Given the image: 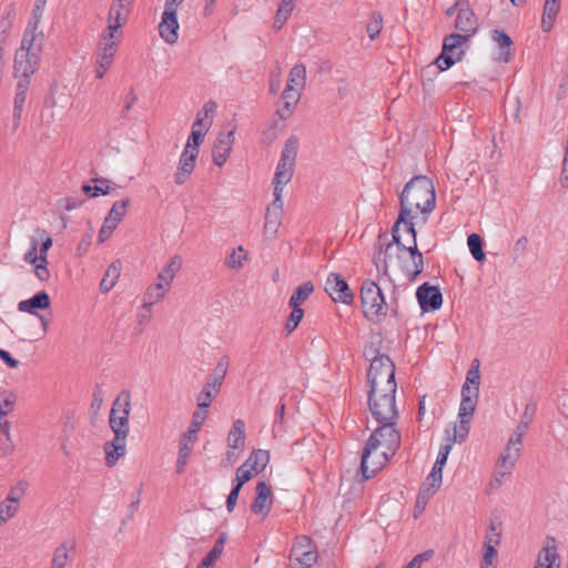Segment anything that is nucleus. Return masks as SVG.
I'll use <instances>...</instances> for the list:
<instances>
[{
	"label": "nucleus",
	"mask_w": 568,
	"mask_h": 568,
	"mask_svg": "<svg viewBox=\"0 0 568 568\" xmlns=\"http://www.w3.org/2000/svg\"><path fill=\"white\" fill-rule=\"evenodd\" d=\"M397 422L378 423L371 434L361 458L363 480L374 477L378 469L389 460L400 447V434Z\"/></svg>",
	"instance_id": "f257e3e1"
},
{
	"label": "nucleus",
	"mask_w": 568,
	"mask_h": 568,
	"mask_svg": "<svg viewBox=\"0 0 568 568\" xmlns=\"http://www.w3.org/2000/svg\"><path fill=\"white\" fill-rule=\"evenodd\" d=\"M133 0H114L109 10L106 27L101 32L95 63L109 70L123 36V26L128 22Z\"/></svg>",
	"instance_id": "f03ea898"
},
{
	"label": "nucleus",
	"mask_w": 568,
	"mask_h": 568,
	"mask_svg": "<svg viewBox=\"0 0 568 568\" xmlns=\"http://www.w3.org/2000/svg\"><path fill=\"white\" fill-rule=\"evenodd\" d=\"M399 203L402 220L409 213L419 212L423 223H426L436 206V192L432 179L423 174L412 178L399 194Z\"/></svg>",
	"instance_id": "7ed1b4c3"
},
{
	"label": "nucleus",
	"mask_w": 568,
	"mask_h": 568,
	"mask_svg": "<svg viewBox=\"0 0 568 568\" xmlns=\"http://www.w3.org/2000/svg\"><path fill=\"white\" fill-rule=\"evenodd\" d=\"M129 405L130 396L128 393L122 392L114 400L110 412L109 424L114 433V438L104 444L105 463L109 467L114 466L126 450L125 439L129 433Z\"/></svg>",
	"instance_id": "20e7f679"
},
{
	"label": "nucleus",
	"mask_w": 568,
	"mask_h": 568,
	"mask_svg": "<svg viewBox=\"0 0 568 568\" xmlns=\"http://www.w3.org/2000/svg\"><path fill=\"white\" fill-rule=\"evenodd\" d=\"M43 41L44 33L39 27H27L20 48L14 55V71L17 75L30 78L36 72L43 49Z\"/></svg>",
	"instance_id": "39448f33"
},
{
	"label": "nucleus",
	"mask_w": 568,
	"mask_h": 568,
	"mask_svg": "<svg viewBox=\"0 0 568 568\" xmlns=\"http://www.w3.org/2000/svg\"><path fill=\"white\" fill-rule=\"evenodd\" d=\"M530 424L519 422L513 434L510 435L506 447L497 459L495 480L500 484L505 476L511 474L515 465L520 456L523 447V438L529 429Z\"/></svg>",
	"instance_id": "423d86ee"
},
{
	"label": "nucleus",
	"mask_w": 568,
	"mask_h": 568,
	"mask_svg": "<svg viewBox=\"0 0 568 568\" xmlns=\"http://www.w3.org/2000/svg\"><path fill=\"white\" fill-rule=\"evenodd\" d=\"M396 389L389 385L376 392H367V405L373 418L377 423L397 422L399 413L396 407Z\"/></svg>",
	"instance_id": "0eeeda50"
},
{
	"label": "nucleus",
	"mask_w": 568,
	"mask_h": 568,
	"mask_svg": "<svg viewBox=\"0 0 568 568\" xmlns=\"http://www.w3.org/2000/svg\"><path fill=\"white\" fill-rule=\"evenodd\" d=\"M205 134L206 129H194L191 131L174 173V182L178 185L184 184L192 174L199 156L200 145L204 141Z\"/></svg>",
	"instance_id": "6e6552de"
},
{
	"label": "nucleus",
	"mask_w": 568,
	"mask_h": 568,
	"mask_svg": "<svg viewBox=\"0 0 568 568\" xmlns=\"http://www.w3.org/2000/svg\"><path fill=\"white\" fill-rule=\"evenodd\" d=\"M361 300L364 316L373 323H379L387 314V304L381 287L372 280L363 282Z\"/></svg>",
	"instance_id": "1a4fd4ad"
},
{
	"label": "nucleus",
	"mask_w": 568,
	"mask_h": 568,
	"mask_svg": "<svg viewBox=\"0 0 568 568\" xmlns=\"http://www.w3.org/2000/svg\"><path fill=\"white\" fill-rule=\"evenodd\" d=\"M182 265V260L180 256H173L170 262L162 268V271L158 275L159 282L155 284H151L146 288V296L149 297V302L144 301V321L150 316L151 306L164 297L166 294L175 273L180 270Z\"/></svg>",
	"instance_id": "9d476101"
},
{
	"label": "nucleus",
	"mask_w": 568,
	"mask_h": 568,
	"mask_svg": "<svg viewBox=\"0 0 568 568\" xmlns=\"http://www.w3.org/2000/svg\"><path fill=\"white\" fill-rule=\"evenodd\" d=\"M467 41L468 39L460 33H450L444 38L442 52L435 60L439 71L448 70L463 59L465 54L463 45Z\"/></svg>",
	"instance_id": "9b49d317"
},
{
	"label": "nucleus",
	"mask_w": 568,
	"mask_h": 568,
	"mask_svg": "<svg viewBox=\"0 0 568 568\" xmlns=\"http://www.w3.org/2000/svg\"><path fill=\"white\" fill-rule=\"evenodd\" d=\"M387 385L393 387H397L395 379V364L390 358L382 359V362H376L375 364L369 365V369L367 372V386L368 392H376L377 389H383L387 387Z\"/></svg>",
	"instance_id": "f8f14e48"
},
{
	"label": "nucleus",
	"mask_w": 568,
	"mask_h": 568,
	"mask_svg": "<svg viewBox=\"0 0 568 568\" xmlns=\"http://www.w3.org/2000/svg\"><path fill=\"white\" fill-rule=\"evenodd\" d=\"M298 150V139L295 135L290 136L282 150L281 159L277 163L274 180L278 183H288L294 174V168Z\"/></svg>",
	"instance_id": "ddd939ff"
},
{
	"label": "nucleus",
	"mask_w": 568,
	"mask_h": 568,
	"mask_svg": "<svg viewBox=\"0 0 568 568\" xmlns=\"http://www.w3.org/2000/svg\"><path fill=\"white\" fill-rule=\"evenodd\" d=\"M318 558L316 546L307 536L297 538L290 557L292 568H311Z\"/></svg>",
	"instance_id": "4468645a"
},
{
	"label": "nucleus",
	"mask_w": 568,
	"mask_h": 568,
	"mask_svg": "<svg viewBox=\"0 0 568 568\" xmlns=\"http://www.w3.org/2000/svg\"><path fill=\"white\" fill-rule=\"evenodd\" d=\"M325 292L334 302H341L349 305L354 301V294L349 288L348 283L338 273L328 274L325 282Z\"/></svg>",
	"instance_id": "2eb2a0df"
},
{
	"label": "nucleus",
	"mask_w": 568,
	"mask_h": 568,
	"mask_svg": "<svg viewBox=\"0 0 568 568\" xmlns=\"http://www.w3.org/2000/svg\"><path fill=\"white\" fill-rule=\"evenodd\" d=\"M416 298L423 312H435L443 305V294L438 286L423 283L416 290Z\"/></svg>",
	"instance_id": "dca6fc26"
},
{
	"label": "nucleus",
	"mask_w": 568,
	"mask_h": 568,
	"mask_svg": "<svg viewBox=\"0 0 568 568\" xmlns=\"http://www.w3.org/2000/svg\"><path fill=\"white\" fill-rule=\"evenodd\" d=\"M399 252H406L409 254L410 260L405 261L402 265V270L406 277L413 282L424 270V257L422 252L417 247V242L413 241V244L409 246H405L402 243V246H397Z\"/></svg>",
	"instance_id": "f3484780"
},
{
	"label": "nucleus",
	"mask_w": 568,
	"mask_h": 568,
	"mask_svg": "<svg viewBox=\"0 0 568 568\" xmlns=\"http://www.w3.org/2000/svg\"><path fill=\"white\" fill-rule=\"evenodd\" d=\"M236 126H233L229 132L219 133L213 148H212V155H213V163L221 168L225 164L227 161L232 146L234 143V134H235Z\"/></svg>",
	"instance_id": "a211bd4d"
},
{
	"label": "nucleus",
	"mask_w": 568,
	"mask_h": 568,
	"mask_svg": "<svg viewBox=\"0 0 568 568\" xmlns=\"http://www.w3.org/2000/svg\"><path fill=\"white\" fill-rule=\"evenodd\" d=\"M273 505L272 487L266 481H258L255 487V497L251 504V511L266 517Z\"/></svg>",
	"instance_id": "6ab92c4d"
},
{
	"label": "nucleus",
	"mask_w": 568,
	"mask_h": 568,
	"mask_svg": "<svg viewBox=\"0 0 568 568\" xmlns=\"http://www.w3.org/2000/svg\"><path fill=\"white\" fill-rule=\"evenodd\" d=\"M455 28L466 39L471 38L478 31V20L469 6L460 8L456 14Z\"/></svg>",
	"instance_id": "aec40b11"
},
{
	"label": "nucleus",
	"mask_w": 568,
	"mask_h": 568,
	"mask_svg": "<svg viewBox=\"0 0 568 568\" xmlns=\"http://www.w3.org/2000/svg\"><path fill=\"white\" fill-rule=\"evenodd\" d=\"M558 560L556 538L547 536L545 546L539 551L534 568H560Z\"/></svg>",
	"instance_id": "412c9836"
},
{
	"label": "nucleus",
	"mask_w": 568,
	"mask_h": 568,
	"mask_svg": "<svg viewBox=\"0 0 568 568\" xmlns=\"http://www.w3.org/2000/svg\"><path fill=\"white\" fill-rule=\"evenodd\" d=\"M179 22L174 11H163L161 22L159 23V32L161 38L169 44H174L178 39Z\"/></svg>",
	"instance_id": "4be33fe9"
},
{
	"label": "nucleus",
	"mask_w": 568,
	"mask_h": 568,
	"mask_svg": "<svg viewBox=\"0 0 568 568\" xmlns=\"http://www.w3.org/2000/svg\"><path fill=\"white\" fill-rule=\"evenodd\" d=\"M45 104L53 110V115L62 118L71 106L72 101L65 89L55 87L51 89L50 97L47 99Z\"/></svg>",
	"instance_id": "5701e85b"
},
{
	"label": "nucleus",
	"mask_w": 568,
	"mask_h": 568,
	"mask_svg": "<svg viewBox=\"0 0 568 568\" xmlns=\"http://www.w3.org/2000/svg\"><path fill=\"white\" fill-rule=\"evenodd\" d=\"M51 305L50 296L47 292L40 291L28 300L18 303V311L31 315H38V310H47Z\"/></svg>",
	"instance_id": "b1692460"
},
{
	"label": "nucleus",
	"mask_w": 568,
	"mask_h": 568,
	"mask_svg": "<svg viewBox=\"0 0 568 568\" xmlns=\"http://www.w3.org/2000/svg\"><path fill=\"white\" fill-rule=\"evenodd\" d=\"M478 396L479 394L477 388H470V386L462 387V400L458 410L459 418L465 417L471 419L476 409Z\"/></svg>",
	"instance_id": "393cba45"
},
{
	"label": "nucleus",
	"mask_w": 568,
	"mask_h": 568,
	"mask_svg": "<svg viewBox=\"0 0 568 568\" xmlns=\"http://www.w3.org/2000/svg\"><path fill=\"white\" fill-rule=\"evenodd\" d=\"M75 550L74 540L62 541L53 551L50 568H65Z\"/></svg>",
	"instance_id": "a878e982"
},
{
	"label": "nucleus",
	"mask_w": 568,
	"mask_h": 568,
	"mask_svg": "<svg viewBox=\"0 0 568 568\" xmlns=\"http://www.w3.org/2000/svg\"><path fill=\"white\" fill-rule=\"evenodd\" d=\"M300 98L301 93L297 90H294L292 84L286 85L282 93L283 104L277 109L276 114L282 120L288 119L292 115Z\"/></svg>",
	"instance_id": "bb28decb"
},
{
	"label": "nucleus",
	"mask_w": 568,
	"mask_h": 568,
	"mask_svg": "<svg viewBox=\"0 0 568 568\" xmlns=\"http://www.w3.org/2000/svg\"><path fill=\"white\" fill-rule=\"evenodd\" d=\"M493 41L498 45L499 52L496 60L499 62H509L511 58L513 40L504 30H493Z\"/></svg>",
	"instance_id": "cd10ccee"
},
{
	"label": "nucleus",
	"mask_w": 568,
	"mask_h": 568,
	"mask_svg": "<svg viewBox=\"0 0 568 568\" xmlns=\"http://www.w3.org/2000/svg\"><path fill=\"white\" fill-rule=\"evenodd\" d=\"M470 420L469 418H460L459 425L456 423L447 425L445 429V439L450 444L463 443L466 440L469 429H470Z\"/></svg>",
	"instance_id": "c85d7f7f"
},
{
	"label": "nucleus",
	"mask_w": 568,
	"mask_h": 568,
	"mask_svg": "<svg viewBox=\"0 0 568 568\" xmlns=\"http://www.w3.org/2000/svg\"><path fill=\"white\" fill-rule=\"evenodd\" d=\"M92 182L94 185L84 184L82 186V191L91 197L110 194L116 187L114 183L103 178H95L92 180Z\"/></svg>",
	"instance_id": "c756f323"
},
{
	"label": "nucleus",
	"mask_w": 568,
	"mask_h": 568,
	"mask_svg": "<svg viewBox=\"0 0 568 568\" xmlns=\"http://www.w3.org/2000/svg\"><path fill=\"white\" fill-rule=\"evenodd\" d=\"M560 10V0H546L541 18V29L549 32L555 23L557 14Z\"/></svg>",
	"instance_id": "7c9ffc66"
},
{
	"label": "nucleus",
	"mask_w": 568,
	"mask_h": 568,
	"mask_svg": "<svg viewBox=\"0 0 568 568\" xmlns=\"http://www.w3.org/2000/svg\"><path fill=\"white\" fill-rule=\"evenodd\" d=\"M245 444V423L242 419L233 422L227 435V446L232 449L243 448Z\"/></svg>",
	"instance_id": "2f4dec72"
},
{
	"label": "nucleus",
	"mask_w": 568,
	"mask_h": 568,
	"mask_svg": "<svg viewBox=\"0 0 568 568\" xmlns=\"http://www.w3.org/2000/svg\"><path fill=\"white\" fill-rule=\"evenodd\" d=\"M414 217L415 216L413 215V213H409V215L406 216V219L402 220V212L398 213V217L392 227L393 242L396 244V246H402L400 236L398 234L400 224H404L406 232L412 235L413 241H416L417 232L415 229V224L413 222Z\"/></svg>",
	"instance_id": "473e14b6"
},
{
	"label": "nucleus",
	"mask_w": 568,
	"mask_h": 568,
	"mask_svg": "<svg viewBox=\"0 0 568 568\" xmlns=\"http://www.w3.org/2000/svg\"><path fill=\"white\" fill-rule=\"evenodd\" d=\"M216 110V103L212 100L207 101L202 110L197 113L195 121L193 122L192 130L194 129H206L209 131L212 124V118Z\"/></svg>",
	"instance_id": "72a5a7b5"
},
{
	"label": "nucleus",
	"mask_w": 568,
	"mask_h": 568,
	"mask_svg": "<svg viewBox=\"0 0 568 568\" xmlns=\"http://www.w3.org/2000/svg\"><path fill=\"white\" fill-rule=\"evenodd\" d=\"M129 204H130L129 199H123V200L116 201L112 205L110 212L108 213V215L105 216L103 222L106 223L108 225L112 226L113 229H116L118 224L125 216V214L128 212Z\"/></svg>",
	"instance_id": "f704fd0d"
},
{
	"label": "nucleus",
	"mask_w": 568,
	"mask_h": 568,
	"mask_svg": "<svg viewBox=\"0 0 568 568\" xmlns=\"http://www.w3.org/2000/svg\"><path fill=\"white\" fill-rule=\"evenodd\" d=\"M27 483L19 481L14 486H12L9 490V494L6 499L0 501L1 506L10 507L12 510V515H16L18 511V504L26 494Z\"/></svg>",
	"instance_id": "c9c22d12"
},
{
	"label": "nucleus",
	"mask_w": 568,
	"mask_h": 568,
	"mask_svg": "<svg viewBox=\"0 0 568 568\" xmlns=\"http://www.w3.org/2000/svg\"><path fill=\"white\" fill-rule=\"evenodd\" d=\"M120 271H121L120 261H114L106 268V271L101 280V283H100L101 292L108 293L109 291H111L114 287L115 283L120 276Z\"/></svg>",
	"instance_id": "e433bc0d"
},
{
	"label": "nucleus",
	"mask_w": 568,
	"mask_h": 568,
	"mask_svg": "<svg viewBox=\"0 0 568 568\" xmlns=\"http://www.w3.org/2000/svg\"><path fill=\"white\" fill-rule=\"evenodd\" d=\"M226 540V534L222 532L219 538L215 540L212 549L205 555L202 561L199 564L197 568H211L214 561L221 556L224 549V544Z\"/></svg>",
	"instance_id": "4c0bfd02"
},
{
	"label": "nucleus",
	"mask_w": 568,
	"mask_h": 568,
	"mask_svg": "<svg viewBox=\"0 0 568 568\" xmlns=\"http://www.w3.org/2000/svg\"><path fill=\"white\" fill-rule=\"evenodd\" d=\"M229 368V357L222 356L215 365L213 373L209 376L206 383L221 389L222 383L226 376Z\"/></svg>",
	"instance_id": "58836bf2"
},
{
	"label": "nucleus",
	"mask_w": 568,
	"mask_h": 568,
	"mask_svg": "<svg viewBox=\"0 0 568 568\" xmlns=\"http://www.w3.org/2000/svg\"><path fill=\"white\" fill-rule=\"evenodd\" d=\"M314 292V284L311 281L304 282L298 285L288 300V306L300 307L308 296Z\"/></svg>",
	"instance_id": "ea45409f"
},
{
	"label": "nucleus",
	"mask_w": 568,
	"mask_h": 568,
	"mask_svg": "<svg viewBox=\"0 0 568 568\" xmlns=\"http://www.w3.org/2000/svg\"><path fill=\"white\" fill-rule=\"evenodd\" d=\"M393 247V243L392 242H388V243H385L383 242V237L379 236L378 237V251L375 253L374 257H373V262L377 268V271H382L384 273L387 272V256H388V251Z\"/></svg>",
	"instance_id": "a19ab883"
},
{
	"label": "nucleus",
	"mask_w": 568,
	"mask_h": 568,
	"mask_svg": "<svg viewBox=\"0 0 568 568\" xmlns=\"http://www.w3.org/2000/svg\"><path fill=\"white\" fill-rule=\"evenodd\" d=\"M246 462L251 464V469L260 474L266 468L270 462V452L265 449H254Z\"/></svg>",
	"instance_id": "79ce46f5"
},
{
	"label": "nucleus",
	"mask_w": 568,
	"mask_h": 568,
	"mask_svg": "<svg viewBox=\"0 0 568 568\" xmlns=\"http://www.w3.org/2000/svg\"><path fill=\"white\" fill-rule=\"evenodd\" d=\"M305 80L306 68L303 63H297L290 71L286 85L292 84L294 90H297L301 93V90L305 87Z\"/></svg>",
	"instance_id": "37998d69"
},
{
	"label": "nucleus",
	"mask_w": 568,
	"mask_h": 568,
	"mask_svg": "<svg viewBox=\"0 0 568 568\" xmlns=\"http://www.w3.org/2000/svg\"><path fill=\"white\" fill-rule=\"evenodd\" d=\"M467 245L473 255V257L483 263L486 260V254L484 252V241L477 233H471L467 237Z\"/></svg>",
	"instance_id": "c03bdc74"
},
{
	"label": "nucleus",
	"mask_w": 568,
	"mask_h": 568,
	"mask_svg": "<svg viewBox=\"0 0 568 568\" xmlns=\"http://www.w3.org/2000/svg\"><path fill=\"white\" fill-rule=\"evenodd\" d=\"M480 361L478 358H474L471 361L470 367L466 374V381L463 386H470V388H477L479 392L480 385Z\"/></svg>",
	"instance_id": "a18cd8bd"
},
{
	"label": "nucleus",
	"mask_w": 568,
	"mask_h": 568,
	"mask_svg": "<svg viewBox=\"0 0 568 568\" xmlns=\"http://www.w3.org/2000/svg\"><path fill=\"white\" fill-rule=\"evenodd\" d=\"M220 393V389L205 383L202 390L197 395V404L201 407H210L215 396Z\"/></svg>",
	"instance_id": "49530a36"
},
{
	"label": "nucleus",
	"mask_w": 568,
	"mask_h": 568,
	"mask_svg": "<svg viewBox=\"0 0 568 568\" xmlns=\"http://www.w3.org/2000/svg\"><path fill=\"white\" fill-rule=\"evenodd\" d=\"M247 258V255L244 253L243 246H239L234 248L226 257L225 265L232 270H239L243 266V261Z\"/></svg>",
	"instance_id": "de8ad7c7"
},
{
	"label": "nucleus",
	"mask_w": 568,
	"mask_h": 568,
	"mask_svg": "<svg viewBox=\"0 0 568 568\" xmlns=\"http://www.w3.org/2000/svg\"><path fill=\"white\" fill-rule=\"evenodd\" d=\"M434 463L430 474L427 477V481H429V486L426 488H422L423 493L434 494L442 485V474L444 466H439Z\"/></svg>",
	"instance_id": "09e8293b"
},
{
	"label": "nucleus",
	"mask_w": 568,
	"mask_h": 568,
	"mask_svg": "<svg viewBox=\"0 0 568 568\" xmlns=\"http://www.w3.org/2000/svg\"><path fill=\"white\" fill-rule=\"evenodd\" d=\"M283 210H273L267 207L265 213V230L275 233L281 224Z\"/></svg>",
	"instance_id": "8fccbe9b"
},
{
	"label": "nucleus",
	"mask_w": 568,
	"mask_h": 568,
	"mask_svg": "<svg viewBox=\"0 0 568 568\" xmlns=\"http://www.w3.org/2000/svg\"><path fill=\"white\" fill-rule=\"evenodd\" d=\"M383 28V17L378 11H374L371 13V20L366 26V32L371 40H374L379 36Z\"/></svg>",
	"instance_id": "3c124183"
},
{
	"label": "nucleus",
	"mask_w": 568,
	"mask_h": 568,
	"mask_svg": "<svg viewBox=\"0 0 568 568\" xmlns=\"http://www.w3.org/2000/svg\"><path fill=\"white\" fill-rule=\"evenodd\" d=\"M292 312L285 323L284 329L286 334H291L301 323L304 316V310L301 307L290 306Z\"/></svg>",
	"instance_id": "603ef678"
},
{
	"label": "nucleus",
	"mask_w": 568,
	"mask_h": 568,
	"mask_svg": "<svg viewBox=\"0 0 568 568\" xmlns=\"http://www.w3.org/2000/svg\"><path fill=\"white\" fill-rule=\"evenodd\" d=\"M364 357L371 362V364H375L376 362H382V359L390 358L386 354H382L379 347L375 343H369L365 345L363 351Z\"/></svg>",
	"instance_id": "864d4df0"
},
{
	"label": "nucleus",
	"mask_w": 568,
	"mask_h": 568,
	"mask_svg": "<svg viewBox=\"0 0 568 568\" xmlns=\"http://www.w3.org/2000/svg\"><path fill=\"white\" fill-rule=\"evenodd\" d=\"M32 236L38 239V242L41 241V245L38 248L39 253L48 254V251L51 248L53 242L51 236L47 233V231L38 227L34 230V234Z\"/></svg>",
	"instance_id": "5fc2aeb1"
},
{
	"label": "nucleus",
	"mask_w": 568,
	"mask_h": 568,
	"mask_svg": "<svg viewBox=\"0 0 568 568\" xmlns=\"http://www.w3.org/2000/svg\"><path fill=\"white\" fill-rule=\"evenodd\" d=\"M47 4V0H36L34 7L32 10L31 19L28 23V26H32L33 28H40V21L43 16L44 7Z\"/></svg>",
	"instance_id": "6e6d98bb"
},
{
	"label": "nucleus",
	"mask_w": 568,
	"mask_h": 568,
	"mask_svg": "<svg viewBox=\"0 0 568 568\" xmlns=\"http://www.w3.org/2000/svg\"><path fill=\"white\" fill-rule=\"evenodd\" d=\"M192 452V448L187 446L186 444H180L179 445V455H178V462H176V473L181 474L184 471V467L187 463V458Z\"/></svg>",
	"instance_id": "4d7b16f0"
},
{
	"label": "nucleus",
	"mask_w": 568,
	"mask_h": 568,
	"mask_svg": "<svg viewBox=\"0 0 568 568\" xmlns=\"http://www.w3.org/2000/svg\"><path fill=\"white\" fill-rule=\"evenodd\" d=\"M29 78H23L22 80H19L17 84V92L14 97V105L24 106L26 99H27V91L29 85Z\"/></svg>",
	"instance_id": "13d9d810"
},
{
	"label": "nucleus",
	"mask_w": 568,
	"mask_h": 568,
	"mask_svg": "<svg viewBox=\"0 0 568 568\" xmlns=\"http://www.w3.org/2000/svg\"><path fill=\"white\" fill-rule=\"evenodd\" d=\"M31 245H30V248L28 250V252L23 255V261L30 265L33 264V262H37V257L39 255V250H38V239H36L34 236H31Z\"/></svg>",
	"instance_id": "bf43d9fd"
},
{
	"label": "nucleus",
	"mask_w": 568,
	"mask_h": 568,
	"mask_svg": "<svg viewBox=\"0 0 568 568\" xmlns=\"http://www.w3.org/2000/svg\"><path fill=\"white\" fill-rule=\"evenodd\" d=\"M291 12L287 10L278 9L276 10L273 28L275 31H280L283 26L286 23L287 19L290 18Z\"/></svg>",
	"instance_id": "052dcab7"
},
{
	"label": "nucleus",
	"mask_w": 568,
	"mask_h": 568,
	"mask_svg": "<svg viewBox=\"0 0 568 568\" xmlns=\"http://www.w3.org/2000/svg\"><path fill=\"white\" fill-rule=\"evenodd\" d=\"M536 412H537V404L535 402L527 403L524 408L520 420L531 424L534 422Z\"/></svg>",
	"instance_id": "680f3d73"
},
{
	"label": "nucleus",
	"mask_w": 568,
	"mask_h": 568,
	"mask_svg": "<svg viewBox=\"0 0 568 568\" xmlns=\"http://www.w3.org/2000/svg\"><path fill=\"white\" fill-rule=\"evenodd\" d=\"M452 448H453V444H450L449 442H446L445 444H443L439 447V452H438V455H437V458H436V462H435V464H437L438 467L439 466H445Z\"/></svg>",
	"instance_id": "e2e57ef3"
},
{
	"label": "nucleus",
	"mask_w": 568,
	"mask_h": 568,
	"mask_svg": "<svg viewBox=\"0 0 568 568\" xmlns=\"http://www.w3.org/2000/svg\"><path fill=\"white\" fill-rule=\"evenodd\" d=\"M17 396L13 393L7 395V397L0 402V417L6 416L13 409Z\"/></svg>",
	"instance_id": "0e129e2a"
},
{
	"label": "nucleus",
	"mask_w": 568,
	"mask_h": 568,
	"mask_svg": "<svg viewBox=\"0 0 568 568\" xmlns=\"http://www.w3.org/2000/svg\"><path fill=\"white\" fill-rule=\"evenodd\" d=\"M91 241H92V229H90V231L83 235L82 240L80 241V243L77 246V253L79 256H82L88 253L89 247L91 245Z\"/></svg>",
	"instance_id": "69168bd1"
},
{
	"label": "nucleus",
	"mask_w": 568,
	"mask_h": 568,
	"mask_svg": "<svg viewBox=\"0 0 568 568\" xmlns=\"http://www.w3.org/2000/svg\"><path fill=\"white\" fill-rule=\"evenodd\" d=\"M33 273L41 282H48L51 276L48 265L42 264L33 265Z\"/></svg>",
	"instance_id": "338daca9"
},
{
	"label": "nucleus",
	"mask_w": 568,
	"mask_h": 568,
	"mask_svg": "<svg viewBox=\"0 0 568 568\" xmlns=\"http://www.w3.org/2000/svg\"><path fill=\"white\" fill-rule=\"evenodd\" d=\"M484 549L483 562L490 566L497 557V550L494 545H484Z\"/></svg>",
	"instance_id": "774afa93"
}]
</instances>
